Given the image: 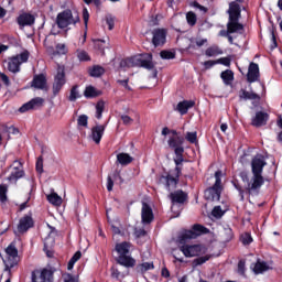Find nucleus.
I'll return each instance as SVG.
<instances>
[{
    "label": "nucleus",
    "mask_w": 282,
    "mask_h": 282,
    "mask_svg": "<svg viewBox=\"0 0 282 282\" xmlns=\"http://www.w3.org/2000/svg\"><path fill=\"white\" fill-rule=\"evenodd\" d=\"M44 45L46 46V52L50 56H56V51L51 45H47V40L44 41Z\"/></svg>",
    "instance_id": "obj_56"
},
{
    "label": "nucleus",
    "mask_w": 282,
    "mask_h": 282,
    "mask_svg": "<svg viewBox=\"0 0 282 282\" xmlns=\"http://www.w3.org/2000/svg\"><path fill=\"white\" fill-rule=\"evenodd\" d=\"M141 219L142 224H151L153 221V208L149 205L147 202H142V208H141Z\"/></svg>",
    "instance_id": "obj_17"
},
{
    "label": "nucleus",
    "mask_w": 282,
    "mask_h": 282,
    "mask_svg": "<svg viewBox=\"0 0 282 282\" xmlns=\"http://www.w3.org/2000/svg\"><path fill=\"white\" fill-rule=\"evenodd\" d=\"M267 164L265 156H263V154H257L251 161V172L258 175H263V169Z\"/></svg>",
    "instance_id": "obj_13"
},
{
    "label": "nucleus",
    "mask_w": 282,
    "mask_h": 282,
    "mask_svg": "<svg viewBox=\"0 0 282 282\" xmlns=\"http://www.w3.org/2000/svg\"><path fill=\"white\" fill-rule=\"evenodd\" d=\"M107 217L113 235H121V236L124 235V231L120 230V227H118V224H120V220L118 218L111 220V218H109V210H107Z\"/></svg>",
    "instance_id": "obj_28"
},
{
    "label": "nucleus",
    "mask_w": 282,
    "mask_h": 282,
    "mask_svg": "<svg viewBox=\"0 0 282 282\" xmlns=\"http://www.w3.org/2000/svg\"><path fill=\"white\" fill-rule=\"evenodd\" d=\"M28 58H30V52L28 51H23L22 53L10 57L8 61L9 72H12V74L21 72V65L28 63Z\"/></svg>",
    "instance_id": "obj_11"
},
{
    "label": "nucleus",
    "mask_w": 282,
    "mask_h": 282,
    "mask_svg": "<svg viewBox=\"0 0 282 282\" xmlns=\"http://www.w3.org/2000/svg\"><path fill=\"white\" fill-rule=\"evenodd\" d=\"M77 58L79 61H89V54L85 51H77Z\"/></svg>",
    "instance_id": "obj_52"
},
{
    "label": "nucleus",
    "mask_w": 282,
    "mask_h": 282,
    "mask_svg": "<svg viewBox=\"0 0 282 282\" xmlns=\"http://www.w3.org/2000/svg\"><path fill=\"white\" fill-rule=\"evenodd\" d=\"M154 268L153 262H143L138 265L139 272H149V270H153Z\"/></svg>",
    "instance_id": "obj_40"
},
{
    "label": "nucleus",
    "mask_w": 282,
    "mask_h": 282,
    "mask_svg": "<svg viewBox=\"0 0 282 282\" xmlns=\"http://www.w3.org/2000/svg\"><path fill=\"white\" fill-rule=\"evenodd\" d=\"M0 78L2 80V83H4V85L10 86V78L8 77V75L0 73Z\"/></svg>",
    "instance_id": "obj_60"
},
{
    "label": "nucleus",
    "mask_w": 282,
    "mask_h": 282,
    "mask_svg": "<svg viewBox=\"0 0 282 282\" xmlns=\"http://www.w3.org/2000/svg\"><path fill=\"white\" fill-rule=\"evenodd\" d=\"M205 54L206 56L213 57L219 56V54H224V52L218 46H212L206 50Z\"/></svg>",
    "instance_id": "obj_38"
},
{
    "label": "nucleus",
    "mask_w": 282,
    "mask_h": 282,
    "mask_svg": "<svg viewBox=\"0 0 282 282\" xmlns=\"http://www.w3.org/2000/svg\"><path fill=\"white\" fill-rule=\"evenodd\" d=\"M95 47L99 48L102 54L105 53V47H109V42L105 40L95 41Z\"/></svg>",
    "instance_id": "obj_42"
},
{
    "label": "nucleus",
    "mask_w": 282,
    "mask_h": 282,
    "mask_svg": "<svg viewBox=\"0 0 282 282\" xmlns=\"http://www.w3.org/2000/svg\"><path fill=\"white\" fill-rule=\"evenodd\" d=\"M131 251V243L129 242H120L116 245V252H118V263L120 265H124V268H133L135 265V259L129 256Z\"/></svg>",
    "instance_id": "obj_5"
},
{
    "label": "nucleus",
    "mask_w": 282,
    "mask_h": 282,
    "mask_svg": "<svg viewBox=\"0 0 282 282\" xmlns=\"http://www.w3.org/2000/svg\"><path fill=\"white\" fill-rule=\"evenodd\" d=\"M280 132L278 133V141L282 144V118H280L276 122Z\"/></svg>",
    "instance_id": "obj_57"
},
{
    "label": "nucleus",
    "mask_w": 282,
    "mask_h": 282,
    "mask_svg": "<svg viewBox=\"0 0 282 282\" xmlns=\"http://www.w3.org/2000/svg\"><path fill=\"white\" fill-rule=\"evenodd\" d=\"M102 93L98 89H96L94 86H88L84 90L85 98H97V96H100Z\"/></svg>",
    "instance_id": "obj_29"
},
{
    "label": "nucleus",
    "mask_w": 282,
    "mask_h": 282,
    "mask_svg": "<svg viewBox=\"0 0 282 282\" xmlns=\"http://www.w3.org/2000/svg\"><path fill=\"white\" fill-rule=\"evenodd\" d=\"M32 87L35 89H47V79L45 75H35L32 80Z\"/></svg>",
    "instance_id": "obj_24"
},
{
    "label": "nucleus",
    "mask_w": 282,
    "mask_h": 282,
    "mask_svg": "<svg viewBox=\"0 0 282 282\" xmlns=\"http://www.w3.org/2000/svg\"><path fill=\"white\" fill-rule=\"evenodd\" d=\"M63 280H64V282H78V278L74 276L69 273L63 274Z\"/></svg>",
    "instance_id": "obj_51"
},
{
    "label": "nucleus",
    "mask_w": 282,
    "mask_h": 282,
    "mask_svg": "<svg viewBox=\"0 0 282 282\" xmlns=\"http://www.w3.org/2000/svg\"><path fill=\"white\" fill-rule=\"evenodd\" d=\"M161 58H164L165 61H171L173 58H175V53L171 52V51H162L160 53Z\"/></svg>",
    "instance_id": "obj_45"
},
{
    "label": "nucleus",
    "mask_w": 282,
    "mask_h": 282,
    "mask_svg": "<svg viewBox=\"0 0 282 282\" xmlns=\"http://www.w3.org/2000/svg\"><path fill=\"white\" fill-rule=\"evenodd\" d=\"M185 139L187 142H191V144L197 143V132H186Z\"/></svg>",
    "instance_id": "obj_44"
},
{
    "label": "nucleus",
    "mask_w": 282,
    "mask_h": 282,
    "mask_svg": "<svg viewBox=\"0 0 282 282\" xmlns=\"http://www.w3.org/2000/svg\"><path fill=\"white\" fill-rule=\"evenodd\" d=\"M240 98H243V100H261V97L257 93L246 90L242 91Z\"/></svg>",
    "instance_id": "obj_33"
},
{
    "label": "nucleus",
    "mask_w": 282,
    "mask_h": 282,
    "mask_svg": "<svg viewBox=\"0 0 282 282\" xmlns=\"http://www.w3.org/2000/svg\"><path fill=\"white\" fill-rule=\"evenodd\" d=\"M170 198L173 204L172 210H175V207H176L175 204H184V202H186V193H184L183 191H176L170 194Z\"/></svg>",
    "instance_id": "obj_21"
},
{
    "label": "nucleus",
    "mask_w": 282,
    "mask_h": 282,
    "mask_svg": "<svg viewBox=\"0 0 282 282\" xmlns=\"http://www.w3.org/2000/svg\"><path fill=\"white\" fill-rule=\"evenodd\" d=\"M23 177V165L19 161H14L12 164L11 175L8 177L9 182H17Z\"/></svg>",
    "instance_id": "obj_19"
},
{
    "label": "nucleus",
    "mask_w": 282,
    "mask_h": 282,
    "mask_svg": "<svg viewBox=\"0 0 282 282\" xmlns=\"http://www.w3.org/2000/svg\"><path fill=\"white\" fill-rule=\"evenodd\" d=\"M102 74H105V68H102V66L96 65L89 69V75L93 76V78H99Z\"/></svg>",
    "instance_id": "obj_32"
},
{
    "label": "nucleus",
    "mask_w": 282,
    "mask_h": 282,
    "mask_svg": "<svg viewBox=\"0 0 282 282\" xmlns=\"http://www.w3.org/2000/svg\"><path fill=\"white\" fill-rule=\"evenodd\" d=\"M229 22L227 25V34H235L236 32H241L243 30V25H241L239 22V17L241 15V8L239 7V3L231 2L229 4Z\"/></svg>",
    "instance_id": "obj_3"
},
{
    "label": "nucleus",
    "mask_w": 282,
    "mask_h": 282,
    "mask_svg": "<svg viewBox=\"0 0 282 282\" xmlns=\"http://www.w3.org/2000/svg\"><path fill=\"white\" fill-rule=\"evenodd\" d=\"M240 239H241L243 246H250V243H252V236H250V234L241 235Z\"/></svg>",
    "instance_id": "obj_47"
},
{
    "label": "nucleus",
    "mask_w": 282,
    "mask_h": 282,
    "mask_svg": "<svg viewBox=\"0 0 282 282\" xmlns=\"http://www.w3.org/2000/svg\"><path fill=\"white\" fill-rule=\"evenodd\" d=\"M83 18H84L85 25H87V23L89 22V11H87V9H84Z\"/></svg>",
    "instance_id": "obj_63"
},
{
    "label": "nucleus",
    "mask_w": 282,
    "mask_h": 282,
    "mask_svg": "<svg viewBox=\"0 0 282 282\" xmlns=\"http://www.w3.org/2000/svg\"><path fill=\"white\" fill-rule=\"evenodd\" d=\"M105 111V101H98L96 105V118L100 120L102 118V112Z\"/></svg>",
    "instance_id": "obj_41"
},
{
    "label": "nucleus",
    "mask_w": 282,
    "mask_h": 282,
    "mask_svg": "<svg viewBox=\"0 0 282 282\" xmlns=\"http://www.w3.org/2000/svg\"><path fill=\"white\" fill-rule=\"evenodd\" d=\"M54 237H56V231L52 230L48 236L44 239V249L52 248L54 246Z\"/></svg>",
    "instance_id": "obj_34"
},
{
    "label": "nucleus",
    "mask_w": 282,
    "mask_h": 282,
    "mask_svg": "<svg viewBox=\"0 0 282 282\" xmlns=\"http://www.w3.org/2000/svg\"><path fill=\"white\" fill-rule=\"evenodd\" d=\"M152 42L155 47L164 45L166 43V31L164 29L154 30Z\"/></svg>",
    "instance_id": "obj_20"
},
{
    "label": "nucleus",
    "mask_w": 282,
    "mask_h": 282,
    "mask_svg": "<svg viewBox=\"0 0 282 282\" xmlns=\"http://www.w3.org/2000/svg\"><path fill=\"white\" fill-rule=\"evenodd\" d=\"M270 116L267 112L258 111L251 119L252 127H265Z\"/></svg>",
    "instance_id": "obj_18"
},
{
    "label": "nucleus",
    "mask_w": 282,
    "mask_h": 282,
    "mask_svg": "<svg viewBox=\"0 0 282 282\" xmlns=\"http://www.w3.org/2000/svg\"><path fill=\"white\" fill-rule=\"evenodd\" d=\"M221 171L215 173L216 182L213 187L205 191V198L209 202H219L221 197Z\"/></svg>",
    "instance_id": "obj_10"
},
{
    "label": "nucleus",
    "mask_w": 282,
    "mask_h": 282,
    "mask_svg": "<svg viewBox=\"0 0 282 282\" xmlns=\"http://www.w3.org/2000/svg\"><path fill=\"white\" fill-rule=\"evenodd\" d=\"M32 105L29 102L24 104L22 107L19 108L20 113H25V111H32Z\"/></svg>",
    "instance_id": "obj_55"
},
{
    "label": "nucleus",
    "mask_w": 282,
    "mask_h": 282,
    "mask_svg": "<svg viewBox=\"0 0 282 282\" xmlns=\"http://www.w3.org/2000/svg\"><path fill=\"white\" fill-rule=\"evenodd\" d=\"M52 274L54 271L52 269H40L33 272V282H52Z\"/></svg>",
    "instance_id": "obj_14"
},
{
    "label": "nucleus",
    "mask_w": 282,
    "mask_h": 282,
    "mask_svg": "<svg viewBox=\"0 0 282 282\" xmlns=\"http://www.w3.org/2000/svg\"><path fill=\"white\" fill-rule=\"evenodd\" d=\"M87 123H88V117L87 116L82 115V116L78 117V119H77L78 127H87Z\"/></svg>",
    "instance_id": "obj_49"
},
{
    "label": "nucleus",
    "mask_w": 282,
    "mask_h": 282,
    "mask_svg": "<svg viewBox=\"0 0 282 282\" xmlns=\"http://www.w3.org/2000/svg\"><path fill=\"white\" fill-rule=\"evenodd\" d=\"M158 21H160V19L158 18V15L155 17H152L150 20H149V25H158Z\"/></svg>",
    "instance_id": "obj_64"
},
{
    "label": "nucleus",
    "mask_w": 282,
    "mask_h": 282,
    "mask_svg": "<svg viewBox=\"0 0 282 282\" xmlns=\"http://www.w3.org/2000/svg\"><path fill=\"white\" fill-rule=\"evenodd\" d=\"M238 272L241 276H245L246 273V262L243 260H240L239 263H238Z\"/></svg>",
    "instance_id": "obj_53"
},
{
    "label": "nucleus",
    "mask_w": 282,
    "mask_h": 282,
    "mask_svg": "<svg viewBox=\"0 0 282 282\" xmlns=\"http://www.w3.org/2000/svg\"><path fill=\"white\" fill-rule=\"evenodd\" d=\"M120 69H129L131 67H144L145 69H153V61L151 58V54H148L145 58H142V56L137 55L133 57H129L126 59H122L119 63Z\"/></svg>",
    "instance_id": "obj_2"
},
{
    "label": "nucleus",
    "mask_w": 282,
    "mask_h": 282,
    "mask_svg": "<svg viewBox=\"0 0 282 282\" xmlns=\"http://www.w3.org/2000/svg\"><path fill=\"white\" fill-rule=\"evenodd\" d=\"M117 162L121 166H129V164L133 162V156H131L129 153L121 152L117 154Z\"/></svg>",
    "instance_id": "obj_27"
},
{
    "label": "nucleus",
    "mask_w": 282,
    "mask_h": 282,
    "mask_svg": "<svg viewBox=\"0 0 282 282\" xmlns=\"http://www.w3.org/2000/svg\"><path fill=\"white\" fill-rule=\"evenodd\" d=\"M240 177L243 182V187L249 194L257 193V191H259L265 183L263 174L252 173L251 175H248L246 172H242Z\"/></svg>",
    "instance_id": "obj_4"
},
{
    "label": "nucleus",
    "mask_w": 282,
    "mask_h": 282,
    "mask_svg": "<svg viewBox=\"0 0 282 282\" xmlns=\"http://www.w3.org/2000/svg\"><path fill=\"white\" fill-rule=\"evenodd\" d=\"M80 257H83V253H80V251H77L68 261L67 270H74V265H76V263L80 261Z\"/></svg>",
    "instance_id": "obj_35"
},
{
    "label": "nucleus",
    "mask_w": 282,
    "mask_h": 282,
    "mask_svg": "<svg viewBox=\"0 0 282 282\" xmlns=\"http://www.w3.org/2000/svg\"><path fill=\"white\" fill-rule=\"evenodd\" d=\"M65 67L58 66L57 73L55 75V79L53 83V95L58 96L61 94V89H63V86L65 85Z\"/></svg>",
    "instance_id": "obj_12"
},
{
    "label": "nucleus",
    "mask_w": 282,
    "mask_h": 282,
    "mask_svg": "<svg viewBox=\"0 0 282 282\" xmlns=\"http://www.w3.org/2000/svg\"><path fill=\"white\" fill-rule=\"evenodd\" d=\"M202 232H206V228L202 225H194L191 230H186L178 236V248L181 252L187 259L193 257H198L193 260V268H197L199 265H204L206 261H210L213 259V254L206 253L207 248L202 245H186L189 239H197Z\"/></svg>",
    "instance_id": "obj_1"
},
{
    "label": "nucleus",
    "mask_w": 282,
    "mask_h": 282,
    "mask_svg": "<svg viewBox=\"0 0 282 282\" xmlns=\"http://www.w3.org/2000/svg\"><path fill=\"white\" fill-rule=\"evenodd\" d=\"M121 120L123 122V124H131V122H133V119H131V117L123 115L121 116Z\"/></svg>",
    "instance_id": "obj_61"
},
{
    "label": "nucleus",
    "mask_w": 282,
    "mask_h": 282,
    "mask_svg": "<svg viewBox=\"0 0 282 282\" xmlns=\"http://www.w3.org/2000/svg\"><path fill=\"white\" fill-rule=\"evenodd\" d=\"M221 78L226 85H230L235 78V75L232 74V70H225L221 73Z\"/></svg>",
    "instance_id": "obj_37"
},
{
    "label": "nucleus",
    "mask_w": 282,
    "mask_h": 282,
    "mask_svg": "<svg viewBox=\"0 0 282 282\" xmlns=\"http://www.w3.org/2000/svg\"><path fill=\"white\" fill-rule=\"evenodd\" d=\"M32 226H34V220H32V217L24 216L20 219L18 225V232H28Z\"/></svg>",
    "instance_id": "obj_22"
},
{
    "label": "nucleus",
    "mask_w": 282,
    "mask_h": 282,
    "mask_svg": "<svg viewBox=\"0 0 282 282\" xmlns=\"http://www.w3.org/2000/svg\"><path fill=\"white\" fill-rule=\"evenodd\" d=\"M192 107H195V101L184 100L178 102L176 109L181 113V116H184L185 113H188V110L192 109Z\"/></svg>",
    "instance_id": "obj_25"
},
{
    "label": "nucleus",
    "mask_w": 282,
    "mask_h": 282,
    "mask_svg": "<svg viewBox=\"0 0 282 282\" xmlns=\"http://www.w3.org/2000/svg\"><path fill=\"white\" fill-rule=\"evenodd\" d=\"M1 257L6 265V270H10V268H14V265L19 263V250L17 249V246H14V242H11L7 247L4 254Z\"/></svg>",
    "instance_id": "obj_9"
},
{
    "label": "nucleus",
    "mask_w": 282,
    "mask_h": 282,
    "mask_svg": "<svg viewBox=\"0 0 282 282\" xmlns=\"http://www.w3.org/2000/svg\"><path fill=\"white\" fill-rule=\"evenodd\" d=\"M208 40L206 39H200V37H196V39H193L191 40V44H189V47H195V45L197 47H202L205 43H207Z\"/></svg>",
    "instance_id": "obj_43"
},
{
    "label": "nucleus",
    "mask_w": 282,
    "mask_h": 282,
    "mask_svg": "<svg viewBox=\"0 0 282 282\" xmlns=\"http://www.w3.org/2000/svg\"><path fill=\"white\" fill-rule=\"evenodd\" d=\"M106 23L108 25V30H113V25L116 23V18H113L111 15H107L106 17Z\"/></svg>",
    "instance_id": "obj_50"
},
{
    "label": "nucleus",
    "mask_w": 282,
    "mask_h": 282,
    "mask_svg": "<svg viewBox=\"0 0 282 282\" xmlns=\"http://www.w3.org/2000/svg\"><path fill=\"white\" fill-rule=\"evenodd\" d=\"M247 79L249 83H257V80H259V65L258 64L251 63L249 65Z\"/></svg>",
    "instance_id": "obj_23"
},
{
    "label": "nucleus",
    "mask_w": 282,
    "mask_h": 282,
    "mask_svg": "<svg viewBox=\"0 0 282 282\" xmlns=\"http://www.w3.org/2000/svg\"><path fill=\"white\" fill-rule=\"evenodd\" d=\"M35 169L37 173H43V159H37Z\"/></svg>",
    "instance_id": "obj_59"
},
{
    "label": "nucleus",
    "mask_w": 282,
    "mask_h": 282,
    "mask_svg": "<svg viewBox=\"0 0 282 282\" xmlns=\"http://www.w3.org/2000/svg\"><path fill=\"white\" fill-rule=\"evenodd\" d=\"M162 135H167V144L171 149H174L176 155H182V153H184V148H182L184 138H182L177 131L163 128Z\"/></svg>",
    "instance_id": "obj_6"
},
{
    "label": "nucleus",
    "mask_w": 282,
    "mask_h": 282,
    "mask_svg": "<svg viewBox=\"0 0 282 282\" xmlns=\"http://www.w3.org/2000/svg\"><path fill=\"white\" fill-rule=\"evenodd\" d=\"M219 63L220 65H225L226 67L230 66V58L228 57H221L218 61H216V64Z\"/></svg>",
    "instance_id": "obj_58"
},
{
    "label": "nucleus",
    "mask_w": 282,
    "mask_h": 282,
    "mask_svg": "<svg viewBox=\"0 0 282 282\" xmlns=\"http://www.w3.org/2000/svg\"><path fill=\"white\" fill-rule=\"evenodd\" d=\"M18 23L21 25V28H25V25H34V15L23 13L18 18Z\"/></svg>",
    "instance_id": "obj_26"
},
{
    "label": "nucleus",
    "mask_w": 282,
    "mask_h": 282,
    "mask_svg": "<svg viewBox=\"0 0 282 282\" xmlns=\"http://www.w3.org/2000/svg\"><path fill=\"white\" fill-rule=\"evenodd\" d=\"M46 197L47 202H50V204H52L53 206H61V204H63V197H61L55 192L48 194Z\"/></svg>",
    "instance_id": "obj_30"
},
{
    "label": "nucleus",
    "mask_w": 282,
    "mask_h": 282,
    "mask_svg": "<svg viewBox=\"0 0 282 282\" xmlns=\"http://www.w3.org/2000/svg\"><path fill=\"white\" fill-rule=\"evenodd\" d=\"M107 191H113V181L111 180V176H108L107 178Z\"/></svg>",
    "instance_id": "obj_62"
},
{
    "label": "nucleus",
    "mask_w": 282,
    "mask_h": 282,
    "mask_svg": "<svg viewBox=\"0 0 282 282\" xmlns=\"http://www.w3.org/2000/svg\"><path fill=\"white\" fill-rule=\"evenodd\" d=\"M78 98H82L80 90L78 89V85H75L70 88L68 100L69 102H76Z\"/></svg>",
    "instance_id": "obj_31"
},
{
    "label": "nucleus",
    "mask_w": 282,
    "mask_h": 282,
    "mask_svg": "<svg viewBox=\"0 0 282 282\" xmlns=\"http://www.w3.org/2000/svg\"><path fill=\"white\" fill-rule=\"evenodd\" d=\"M31 104L32 109H39V107H43V102H45L44 98L36 97L29 101Z\"/></svg>",
    "instance_id": "obj_39"
},
{
    "label": "nucleus",
    "mask_w": 282,
    "mask_h": 282,
    "mask_svg": "<svg viewBox=\"0 0 282 282\" xmlns=\"http://www.w3.org/2000/svg\"><path fill=\"white\" fill-rule=\"evenodd\" d=\"M186 19H187V23L189 25H195V23H197V17L195 15V13L193 12H188L186 14Z\"/></svg>",
    "instance_id": "obj_46"
},
{
    "label": "nucleus",
    "mask_w": 282,
    "mask_h": 282,
    "mask_svg": "<svg viewBox=\"0 0 282 282\" xmlns=\"http://www.w3.org/2000/svg\"><path fill=\"white\" fill-rule=\"evenodd\" d=\"M226 210H228L227 207L221 208V206H216L214 207L212 215L216 219H220V217H224V213H226Z\"/></svg>",
    "instance_id": "obj_36"
},
{
    "label": "nucleus",
    "mask_w": 282,
    "mask_h": 282,
    "mask_svg": "<svg viewBox=\"0 0 282 282\" xmlns=\"http://www.w3.org/2000/svg\"><path fill=\"white\" fill-rule=\"evenodd\" d=\"M80 21V17L78 12L70 10L63 11L57 15L56 23L61 30H65V28H69V25H76Z\"/></svg>",
    "instance_id": "obj_8"
},
{
    "label": "nucleus",
    "mask_w": 282,
    "mask_h": 282,
    "mask_svg": "<svg viewBox=\"0 0 282 282\" xmlns=\"http://www.w3.org/2000/svg\"><path fill=\"white\" fill-rule=\"evenodd\" d=\"M181 162L182 158L175 160L176 169L171 171L166 176H162L160 178L161 184H164L167 191H175L177 186V181L180 178V174L182 173V170L180 169Z\"/></svg>",
    "instance_id": "obj_7"
},
{
    "label": "nucleus",
    "mask_w": 282,
    "mask_h": 282,
    "mask_svg": "<svg viewBox=\"0 0 282 282\" xmlns=\"http://www.w3.org/2000/svg\"><path fill=\"white\" fill-rule=\"evenodd\" d=\"M105 129H107L106 124H96L91 128L90 139L93 142H95V144H100L102 135H105Z\"/></svg>",
    "instance_id": "obj_16"
},
{
    "label": "nucleus",
    "mask_w": 282,
    "mask_h": 282,
    "mask_svg": "<svg viewBox=\"0 0 282 282\" xmlns=\"http://www.w3.org/2000/svg\"><path fill=\"white\" fill-rule=\"evenodd\" d=\"M8 193V187L6 185H0V202H6L8 199V196L6 195Z\"/></svg>",
    "instance_id": "obj_48"
},
{
    "label": "nucleus",
    "mask_w": 282,
    "mask_h": 282,
    "mask_svg": "<svg viewBox=\"0 0 282 282\" xmlns=\"http://www.w3.org/2000/svg\"><path fill=\"white\" fill-rule=\"evenodd\" d=\"M56 54H67V46L65 44H57Z\"/></svg>",
    "instance_id": "obj_54"
},
{
    "label": "nucleus",
    "mask_w": 282,
    "mask_h": 282,
    "mask_svg": "<svg viewBox=\"0 0 282 282\" xmlns=\"http://www.w3.org/2000/svg\"><path fill=\"white\" fill-rule=\"evenodd\" d=\"M250 269L254 274H263V272H268V270H272V262L257 260L254 263L250 265Z\"/></svg>",
    "instance_id": "obj_15"
}]
</instances>
